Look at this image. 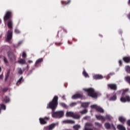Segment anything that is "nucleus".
Masks as SVG:
<instances>
[{"mask_svg": "<svg viewBox=\"0 0 130 130\" xmlns=\"http://www.w3.org/2000/svg\"><path fill=\"white\" fill-rule=\"evenodd\" d=\"M3 79H4V75L2 74L0 75V80H3Z\"/></svg>", "mask_w": 130, "mask_h": 130, "instance_id": "nucleus-43", "label": "nucleus"}, {"mask_svg": "<svg viewBox=\"0 0 130 130\" xmlns=\"http://www.w3.org/2000/svg\"><path fill=\"white\" fill-rule=\"evenodd\" d=\"M120 92H122V96L120 98L121 102H130V97L129 95H125V94H127V93L129 92V90L128 89H126L123 90H121Z\"/></svg>", "mask_w": 130, "mask_h": 130, "instance_id": "nucleus-3", "label": "nucleus"}, {"mask_svg": "<svg viewBox=\"0 0 130 130\" xmlns=\"http://www.w3.org/2000/svg\"><path fill=\"white\" fill-rule=\"evenodd\" d=\"M88 112V110L87 109H85L84 110L81 111L80 112V113H81V114H86V113H87Z\"/></svg>", "mask_w": 130, "mask_h": 130, "instance_id": "nucleus-26", "label": "nucleus"}, {"mask_svg": "<svg viewBox=\"0 0 130 130\" xmlns=\"http://www.w3.org/2000/svg\"><path fill=\"white\" fill-rule=\"evenodd\" d=\"M54 127H55V124H51L49 126V130H52Z\"/></svg>", "mask_w": 130, "mask_h": 130, "instance_id": "nucleus-28", "label": "nucleus"}, {"mask_svg": "<svg viewBox=\"0 0 130 130\" xmlns=\"http://www.w3.org/2000/svg\"><path fill=\"white\" fill-rule=\"evenodd\" d=\"M10 74V71H8V75L5 77V81H7L8 78H9V74Z\"/></svg>", "mask_w": 130, "mask_h": 130, "instance_id": "nucleus-41", "label": "nucleus"}, {"mask_svg": "<svg viewBox=\"0 0 130 130\" xmlns=\"http://www.w3.org/2000/svg\"><path fill=\"white\" fill-rule=\"evenodd\" d=\"M91 108H94L96 109L97 111H99V112H101V113H104V109H103L102 108L97 106L96 105H93L91 106Z\"/></svg>", "mask_w": 130, "mask_h": 130, "instance_id": "nucleus-7", "label": "nucleus"}, {"mask_svg": "<svg viewBox=\"0 0 130 130\" xmlns=\"http://www.w3.org/2000/svg\"><path fill=\"white\" fill-rule=\"evenodd\" d=\"M0 24H2V19H0Z\"/></svg>", "mask_w": 130, "mask_h": 130, "instance_id": "nucleus-50", "label": "nucleus"}, {"mask_svg": "<svg viewBox=\"0 0 130 130\" xmlns=\"http://www.w3.org/2000/svg\"><path fill=\"white\" fill-rule=\"evenodd\" d=\"M93 79L94 80H101V79H103V76L100 75H94L93 76Z\"/></svg>", "mask_w": 130, "mask_h": 130, "instance_id": "nucleus-14", "label": "nucleus"}, {"mask_svg": "<svg viewBox=\"0 0 130 130\" xmlns=\"http://www.w3.org/2000/svg\"><path fill=\"white\" fill-rule=\"evenodd\" d=\"M2 72V68L0 67V72Z\"/></svg>", "mask_w": 130, "mask_h": 130, "instance_id": "nucleus-51", "label": "nucleus"}, {"mask_svg": "<svg viewBox=\"0 0 130 130\" xmlns=\"http://www.w3.org/2000/svg\"><path fill=\"white\" fill-rule=\"evenodd\" d=\"M128 130H130V129H128Z\"/></svg>", "mask_w": 130, "mask_h": 130, "instance_id": "nucleus-54", "label": "nucleus"}, {"mask_svg": "<svg viewBox=\"0 0 130 130\" xmlns=\"http://www.w3.org/2000/svg\"><path fill=\"white\" fill-rule=\"evenodd\" d=\"M117 128L119 130H126L125 127L122 124H118L117 125Z\"/></svg>", "mask_w": 130, "mask_h": 130, "instance_id": "nucleus-17", "label": "nucleus"}, {"mask_svg": "<svg viewBox=\"0 0 130 130\" xmlns=\"http://www.w3.org/2000/svg\"><path fill=\"white\" fill-rule=\"evenodd\" d=\"M39 120L41 124H46L47 121L49 120V118L48 117H45L44 118H40L39 119Z\"/></svg>", "mask_w": 130, "mask_h": 130, "instance_id": "nucleus-10", "label": "nucleus"}, {"mask_svg": "<svg viewBox=\"0 0 130 130\" xmlns=\"http://www.w3.org/2000/svg\"><path fill=\"white\" fill-rule=\"evenodd\" d=\"M119 63L120 66H121V64H122V61L119 60Z\"/></svg>", "mask_w": 130, "mask_h": 130, "instance_id": "nucleus-45", "label": "nucleus"}, {"mask_svg": "<svg viewBox=\"0 0 130 130\" xmlns=\"http://www.w3.org/2000/svg\"><path fill=\"white\" fill-rule=\"evenodd\" d=\"M95 125H96V126H99V127H101V126H102V124L99 122H95Z\"/></svg>", "mask_w": 130, "mask_h": 130, "instance_id": "nucleus-35", "label": "nucleus"}, {"mask_svg": "<svg viewBox=\"0 0 130 130\" xmlns=\"http://www.w3.org/2000/svg\"><path fill=\"white\" fill-rule=\"evenodd\" d=\"M63 123H75V122L71 120H65L62 121Z\"/></svg>", "mask_w": 130, "mask_h": 130, "instance_id": "nucleus-20", "label": "nucleus"}, {"mask_svg": "<svg viewBox=\"0 0 130 130\" xmlns=\"http://www.w3.org/2000/svg\"><path fill=\"white\" fill-rule=\"evenodd\" d=\"M76 104H77V103H71L70 104V106H71V107H74V106H76Z\"/></svg>", "mask_w": 130, "mask_h": 130, "instance_id": "nucleus-38", "label": "nucleus"}, {"mask_svg": "<svg viewBox=\"0 0 130 130\" xmlns=\"http://www.w3.org/2000/svg\"><path fill=\"white\" fill-rule=\"evenodd\" d=\"M83 91L87 92V95L92 97V98H97L99 96H101V93L98 91H95V89L92 88H83Z\"/></svg>", "mask_w": 130, "mask_h": 130, "instance_id": "nucleus-2", "label": "nucleus"}, {"mask_svg": "<svg viewBox=\"0 0 130 130\" xmlns=\"http://www.w3.org/2000/svg\"><path fill=\"white\" fill-rule=\"evenodd\" d=\"M127 125H129V126H130V119L129 120H128L127 121V122H126Z\"/></svg>", "mask_w": 130, "mask_h": 130, "instance_id": "nucleus-44", "label": "nucleus"}, {"mask_svg": "<svg viewBox=\"0 0 130 130\" xmlns=\"http://www.w3.org/2000/svg\"><path fill=\"white\" fill-rule=\"evenodd\" d=\"M128 4L130 5V0L128 1Z\"/></svg>", "mask_w": 130, "mask_h": 130, "instance_id": "nucleus-49", "label": "nucleus"}, {"mask_svg": "<svg viewBox=\"0 0 130 130\" xmlns=\"http://www.w3.org/2000/svg\"><path fill=\"white\" fill-rule=\"evenodd\" d=\"M82 75H83V76H84V77L85 78H89V74H88L87 72H86V71H85V70L83 71V72L82 73Z\"/></svg>", "mask_w": 130, "mask_h": 130, "instance_id": "nucleus-24", "label": "nucleus"}, {"mask_svg": "<svg viewBox=\"0 0 130 130\" xmlns=\"http://www.w3.org/2000/svg\"><path fill=\"white\" fill-rule=\"evenodd\" d=\"M125 80L130 84V77L127 76L125 78Z\"/></svg>", "mask_w": 130, "mask_h": 130, "instance_id": "nucleus-34", "label": "nucleus"}, {"mask_svg": "<svg viewBox=\"0 0 130 130\" xmlns=\"http://www.w3.org/2000/svg\"><path fill=\"white\" fill-rule=\"evenodd\" d=\"M10 101V99L9 98L6 97L5 99L4 100V102H6V103H8Z\"/></svg>", "mask_w": 130, "mask_h": 130, "instance_id": "nucleus-39", "label": "nucleus"}, {"mask_svg": "<svg viewBox=\"0 0 130 130\" xmlns=\"http://www.w3.org/2000/svg\"><path fill=\"white\" fill-rule=\"evenodd\" d=\"M104 126L107 129H109L111 127L113 128V130L116 129V128H115V126H114V125L113 124L110 125V124L108 122L105 123L104 124Z\"/></svg>", "mask_w": 130, "mask_h": 130, "instance_id": "nucleus-9", "label": "nucleus"}, {"mask_svg": "<svg viewBox=\"0 0 130 130\" xmlns=\"http://www.w3.org/2000/svg\"><path fill=\"white\" fill-rule=\"evenodd\" d=\"M125 70L127 72V73H129V74H130V67L129 66H126L125 67Z\"/></svg>", "mask_w": 130, "mask_h": 130, "instance_id": "nucleus-31", "label": "nucleus"}, {"mask_svg": "<svg viewBox=\"0 0 130 130\" xmlns=\"http://www.w3.org/2000/svg\"><path fill=\"white\" fill-rule=\"evenodd\" d=\"M15 32L16 33V34H19V33H20V30L18 29H16L15 30Z\"/></svg>", "mask_w": 130, "mask_h": 130, "instance_id": "nucleus-42", "label": "nucleus"}, {"mask_svg": "<svg viewBox=\"0 0 130 130\" xmlns=\"http://www.w3.org/2000/svg\"><path fill=\"white\" fill-rule=\"evenodd\" d=\"M0 106H1V108L2 109H3L4 110H5V109H6V106H5V105L2 104V105H0Z\"/></svg>", "mask_w": 130, "mask_h": 130, "instance_id": "nucleus-37", "label": "nucleus"}, {"mask_svg": "<svg viewBox=\"0 0 130 130\" xmlns=\"http://www.w3.org/2000/svg\"><path fill=\"white\" fill-rule=\"evenodd\" d=\"M108 88L109 89H111V90H116L117 89V86H116V84H109L108 85Z\"/></svg>", "mask_w": 130, "mask_h": 130, "instance_id": "nucleus-11", "label": "nucleus"}, {"mask_svg": "<svg viewBox=\"0 0 130 130\" xmlns=\"http://www.w3.org/2000/svg\"><path fill=\"white\" fill-rule=\"evenodd\" d=\"M47 108H49V104H48V106L47 107Z\"/></svg>", "mask_w": 130, "mask_h": 130, "instance_id": "nucleus-48", "label": "nucleus"}, {"mask_svg": "<svg viewBox=\"0 0 130 130\" xmlns=\"http://www.w3.org/2000/svg\"><path fill=\"white\" fill-rule=\"evenodd\" d=\"M28 63H32V62H33V61L29 60L28 61Z\"/></svg>", "mask_w": 130, "mask_h": 130, "instance_id": "nucleus-46", "label": "nucleus"}, {"mask_svg": "<svg viewBox=\"0 0 130 130\" xmlns=\"http://www.w3.org/2000/svg\"><path fill=\"white\" fill-rule=\"evenodd\" d=\"M7 54L11 62H14V61H16V59L17 58L16 55L10 51L7 53Z\"/></svg>", "mask_w": 130, "mask_h": 130, "instance_id": "nucleus-6", "label": "nucleus"}, {"mask_svg": "<svg viewBox=\"0 0 130 130\" xmlns=\"http://www.w3.org/2000/svg\"><path fill=\"white\" fill-rule=\"evenodd\" d=\"M52 116L54 118H61L63 117L64 115V111H57L56 112H51Z\"/></svg>", "mask_w": 130, "mask_h": 130, "instance_id": "nucleus-5", "label": "nucleus"}, {"mask_svg": "<svg viewBox=\"0 0 130 130\" xmlns=\"http://www.w3.org/2000/svg\"><path fill=\"white\" fill-rule=\"evenodd\" d=\"M78 98H82V95L79 93L75 94L72 96V99H78Z\"/></svg>", "mask_w": 130, "mask_h": 130, "instance_id": "nucleus-16", "label": "nucleus"}, {"mask_svg": "<svg viewBox=\"0 0 130 130\" xmlns=\"http://www.w3.org/2000/svg\"><path fill=\"white\" fill-rule=\"evenodd\" d=\"M89 105H90V103H83L81 104V106H82V107H84L85 108H86V107H88Z\"/></svg>", "mask_w": 130, "mask_h": 130, "instance_id": "nucleus-21", "label": "nucleus"}, {"mask_svg": "<svg viewBox=\"0 0 130 130\" xmlns=\"http://www.w3.org/2000/svg\"><path fill=\"white\" fill-rule=\"evenodd\" d=\"M105 118V120H106V119H107L108 120H112V119H113V117L109 114L106 115Z\"/></svg>", "mask_w": 130, "mask_h": 130, "instance_id": "nucleus-18", "label": "nucleus"}, {"mask_svg": "<svg viewBox=\"0 0 130 130\" xmlns=\"http://www.w3.org/2000/svg\"><path fill=\"white\" fill-rule=\"evenodd\" d=\"M58 100V96L55 95L53 99L52 102L50 103L49 108H50V109H52V112H54V111L56 109V107H57V105L58 104V103L57 102Z\"/></svg>", "mask_w": 130, "mask_h": 130, "instance_id": "nucleus-4", "label": "nucleus"}, {"mask_svg": "<svg viewBox=\"0 0 130 130\" xmlns=\"http://www.w3.org/2000/svg\"><path fill=\"white\" fill-rule=\"evenodd\" d=\"M80 117H81V116L80 115H77V114L75 115V114H74L73 118L79 119V118H80Z\"/></svg>", "mask_w": 130, "mask_h": 130, "instance_id": "nucleus-30", "label": "nucleus"}, {"mask_svg": "<svg viewBox=\"0 0 130 130\" xmlns=\"http://www.w3.org/2000/svg\"><path fill=\"white\" fill-rule=\"evenodd\" d=\"M11 17H12V12L6 11L4 16V20L5 23L7 24L8 27L10 28V29L13 28V21L11 19H10Z\"/></svg>", "mask_w": 130, "mask_h": 130, "instance_id": "nucleus-1", "label": "nucleus"}, {"mask_svg": "<svg viewBox=\"0 0 130 130\" xmlns=\"http://www.w3.org/2000/svg\"><path fill=\"white\" fill-rule=\"evenodd\" d=\"M61 4L64 6H66V5H70V4H71V0H69L67 2H64V1H61Z\"/></svg>", "mask_w": 130, "mask_h": 130, "instance_id": "nucleus-27", "label": "nucleus"}, {"mask_svg": "<svg viewBox=\"0 0 130 130\" xmlns=\"http://www.w3.org/2000/svg\"><path fill=\"white\" fill-rule=\"evenodd\" d=\"M118 120L120 122H121V123H124V122H125L126 121V118L123 117V116H120L118 117Z\"/></svg>", "mask_w": 130, "mask_h": 130, "instance_id": "nucleus-13", "label": "nucleus"}, {"mask_svg": "<svg viewBox=\"0 0 130 130\" xmlns=\"http://www.w3.org/2000/svg\"><path fill=\"white\" fill-rule=\"evenodd\" d=\"M95 117L98 120H102V121H105V117L101 115H95Z\"/></svg>", "mask_w": 130, "mask_h": 130, "instance_id": "nucleus-12", "label": "nucleus"}, {"mask_svg": "<svg viewBox=\"0 0 130 130\" xmlns=\"http://www.w3.org/2000/svg\"><path fill=\"white\" fill-rule=\"evenodd\" d=\"M59 105L61 106L62 107H63L64 108H67V107H68L67 106V105H66V104L63 103H60Z\"/></svg>", "mask_w": 130, "mask_h": 130, "instance_id": "nucleus-32", "label": "nucleus"}, {"mask_svg": "<svg viewBox=\"0 0 130 130\" xmlns=\"http://www.w3.org/2000/svg\"><path fill=\"white\" fill-rule=\"evenodd\" d=\"M110 101H115L116 100V95H113L110 99Z\"/></svg>", "mask_w": 130, "mask_h": 130, "instance_id": "nucleus-29", "label": "nucleus"}, {"mask_svg": "<svg viewBox=\"0 0 130 130\" xmlns=\"http://www.w3.org/2000/svg\"><path fill=\"white\" fill-rule=\"evenodd\" d=\"M3 61H4V63H5V64L6 66H9V61L8 60V58H7V57H4Z\"/></svg>", "mask_w": 130, "mask_h": 130, "instance_id": "nucleus-22", "label": "nucleus"}, {"mask_svg": "<svg viewBox=\"0 0 130 130\" xmlns=\"http://www.w3.org/2000/svg\"><path fill=\"white\" fill-rule=\"evenodd\" d=\"M84 119H86V117L84 118Z\"/></svg>", "mask_w": 130, "mask_h": 130, "instance_id": "nucleus-52", "label": "nucleus"}, {"mask_svg": "<svg viewBox=\"0 0 130 130\" xmlns=\"http://www.w3.org/2000/svg\"><path fill=\"white\" fill-rule=\"evenodd\" d=\"M123 59L125 62H129L130 61V58L129 57H124Z\"/></svg>", "mask_w": 130, "mask_h": 130, "instance_id": "nucleus-25", "label": "nucleus"}, {"mask_svg": "<svg viewBox=\"0 0 130 130\" xmlns=\"http://www.w3.org/2000/svg\"><path fill=\"white\" fill-rule=\"evenodd\" d=\"M22 56L23 58H25L26 56V53H25L24 52H23L22 53Z\"/></svg>", "mask_w": 130, "mask_h": 130, "instance_id": "nucleus-40", "label": "nucleus"}, {"mask_svg": "<svg viewBox=\"0 0 130 130\" xmlns=\"http://www.w3.org/2000/svg\"><path fill=\"white\" fill-rule=\"evenodd\" d=\"M12 35H13V31L12 30H9L7 32L6 41H7V42L10 41V40L12 39Z\"/></svg>", "mask_w": 130, "mask_h": 130, "instance_id": "nucleus-8", "label": "nucleus"}, {"mask_svg": "<svg viewBox=\"0 0 130 130\" xmlns=\"http://www.w3.org/2000/svg\"><path fill=\"white\" fill-rule=\"evenodd\" d=\"M74 112L71 111H67L66 114V116L67 117H74Z\"/></svg>", "mask_w": 130, "mask_h": 130, "instance_id": "nucleus-15", "label": "nucleus"}, {"mask_svg": "<svg viewBox=\"0 0 130 130\" xmlns=\"http://www.w3.org/2000/svg\"><path fill=\"white\" fill-rule=\"evenodd\" d=\"M18 63L20 64H25L26 63V61L25 59H20L18 61Z\"/></svg>", "mask_w": 130, "mask_h": 130, "instance_id": "nucleus-23", "label": "nucleus"}, {"mask_svg": "<svg viewBox=\"0 0 130 130\" xmlns=\"http://www.w3.org/2000/svg\"><path fill=\"white\" fill-rule=\"evenodd\" d=\"M22 82H23V78H20L17 81V85H20V84H21V83H22Z\"/></svg>", "mask_w": 130, "mask_h": 130, "instance_id": "nucleus-33", "label": "nucleus"}, {"mask_svg": "<svg viewBox=\"0 0 130 130\" xmlns=\"http://www.w3.org/2000/svg\"><path fill=\"white\" fill-rule=\"evenodd\" d=\"M21 43H22V42H19L18 43L19 45H20V44H21Z\"/></svg>", "mask_w": 130, "mask_h": 130, "instance_id": "nucleus-47", "label": "nucleus"}, {"mask_svg": "<svg viewBox=\"0 0 130 130\" xmlns=\"http://www.w3.org/2000/svg\"><path fill=\"white\" fill-rule=\"evenodd\" d=\"M18 72L20 75H22V74H23V71H22V69H21V68L18 69Z\"/></svg>", "mask_w": 130, "mask_h": 130, "instance_id": "nucleus-36", "label": "nucleus"}, {"mask_svg": "<svg viewBox=\"0 0 130 130\" xmlns=\"http://www.w3.org/2000/svg\"><path fill=\"white\" fill-rule=\"evenodd\" d=\"M43 61V59L42 58H41L40 59H38L35 63V66L37 67V64H39V63H41Z\"/></svg>", "mask_w": 130, "mask_h": 130, "instance_id": "nucleus-19", "label": "nucleus"}, {"mask_svg": "<svg viewBox=\"0 0 130 130\" xmlns=\"http://www.w3.org/2000/svg\"><path fill=\"white\" fill-rule=\"evenodd\" d=\"M64 97V96H63L62 98H63Z\"/></svg>", "mask_w": 130, "mask_h": 130, "instance_id": "nucleus-53", "label": "nucleus"}]
</instances>
